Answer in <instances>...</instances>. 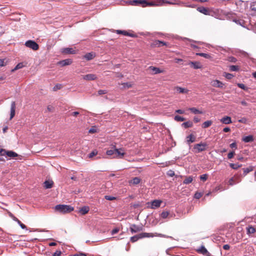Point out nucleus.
<instances>
[{
    "instance_id": "1",
    "label": "nucleus",
    "mask_w": 256,
    "mask_h": 256,
    "mask_svg": "<svg viewBox=\"0 0 256 256\" xmlns=\"http://www.w3.org/2000/svg\"><path fill=\"white\" fill-rule=\"evenodd\" d=\"M108 156H111L112 158H122L125 155L126 153L123 148H116L108 150L106 152Z\"/></svg>"
},
{
    "instance_id": "2",
    "label": "nucleus",
    "mask_w": 256,
    "mask_h": 256,
    "mask_svg": "<svg viewBox=\"0 0 256 256\" xmlns=\"http://www.w3.org/2000/svg\"><path fill=\"white\" fill-rule=\"evenodd\" d=\"M164 3L172 4V2L166 1V0H160L156 1H152L148 2L146 0H144V5L142 6V8H145L146 6H160L163 4Z\"/></svg>"
},
{
    "instance_id": "3",
    "label": "nucleus",
    "mask_w": 256,
    "mask_h": 256,
    "mask_svg": "<svg viewBox=\"0 0 256 256\" xmlns=\"http://www.w3.org/2000/svg\"><path fill=\"white\" fill-rule=\"evenodd\" d=\"M25 46L29 48H30L34 50H36L39 48L38 44L34 40H28L25 43Z\"/></svg>"
},
{
    "instance_id": "4",
    "label": "nucleus",
    "mask_w": 256,
    "mask_h": 256,
    "mask_svg": "<svg viewBox=\"0 0 256 256\" xmlns=\"http://www.w3.org/2000/svg\"><path fill=\"white\" fill-rule=\"evenodd\" d=\"M162 201L160 200H155L150 202H148L146 204V208H154V207L158 208L160 206Z\"/></svg>"
},
{
    "instance_id": "5",
    "label": "nucleus",
    "mask_w": 256,
    "mask_h": 256,
    "mask_svg": "<svg viewBox=\"0 0 256 256\" xmlns=\"http://www.w3.org/2000/svg\"><path fill=\"white\" fill-rule=\"evenodd\" d=\"M150 236H152V234L146 233V232L142 233V234H139L138 235L134 236L131 237L130 240L132 242H135L137 241L139 238H145V237H150Z\"/></svg>"
},
{
    "instance_id": "6",
    "label": "nucleus",
    "mask_w": 256,
    "mask_h": 256,
    "mask_svg": "<svg viewBox=\"0 0 256 256\" xmlns=\"http://www.w3.org/2000/svg\"><path fill=\"white\" fill-rule=\"evenodd\" d=\"M206 146L207 144L206 143L200 142L195 144L194 146V148L196 150V152H200L205 150Z\"/></svg>"
},
{
    "instance_id": "7",
    "label": "nucleus",
    "mask_w": 256,
    "mask_h": 256,
    "mask_svg": "<svg viewBox=\"0 0 256 256\" xmlns=\"http://www.w3.org/2000/svg\"><path fill=\"white\" fill-rule=\"evenodd\" d=\"M127 3L131 6H140L142 7V6L144 5V0H132L128 2Z\"/></svg>"
},
{
    "instance_id": "8",
    "label": "nucleus",
    "mask_w": 256,
    "mask_h": 256,
    "mask_svg": "<svg viewBox=\"0 0 256 256\" xmlns=\"http://www.w3.org/2000/svg\"><path fill=\"white\" fill-rule=\"evenodd\" d=\"M74 209H55V212L58 214H65L71 212Z\"/></svg>"
},
{
    "instance_id": "9",
    "label": "nucleus",
    "mask_w": 256,
    "mask_h": 256,
    "mask_svg": "<svg viewBox=\"0 0 256 256\" xmlns=\"http://www.w3.org/2000/svg\"><path fill=\"white\" fill-rule=\"evenodd\" d=\"M130 228L132 234L139 232L142 230V226L136 225L134 224H131Z\"/></svg>"
},
{
    "instance_id": "10",
    "label": "nucleus",
    "mask_w": 256,
    "mask_h": 256,
    "mask_svg": "<svg viewBox=\"0 0 256 256\" xmlns=\"http://www.w3.org/2000/svg\"><path fill=\"white\" fill-rule=\"evenodd\" d=\"M82 78L86 80H94L97 78V76L95 74H88L82 76Z\"/></svg>"
},
{
    "instance_id": "11",
    "label": "nucleus",
    "mask_w": 256,
    "mask_h": 256,
    "mask_svg": "<svg viewBox=\"0 0 256 256\" xmlns=\"http://www.w3.org/2000/svg\"><path fill=\"white\" fill-rule=\"evenodd\" d=\"M148 70L152 72V74H158L164 72L163 70H161L160 68L150 66L148 68Z\"/></svg>"
},
{
    "instance_id": "12",
    "label": "nucleus",
    "mask_w": 256,
    "mask_h": 256,
    "mask_svg": "<svg viewBox=\"0 0 256 256\" xmlns=\"http://www.w3.org/2000/svg\"><path fill=\"white\" fill-rule=\"evenodd\" d=\"M211 85L216 88H222L224 84L218 80H214L212 81Z\"/></svg>"
},
{
    "instance_id": "13",
    "label": "nucleus",
    "mask_w": 256,
    "mask_h": 256,
    "mask_svg": "<svg viewBox=\"0 0 256 256\" xmlns=\"http://www.w3.org/2000/svg\"><path fill=\"white\" fill-rule=\"evenodd\" d=\"M16 106L15 102H12L10 106V120H12L15 115Z\"/></svg>"
},
{
    "instance_id": "14",
    "label": "nucleus",
    "mask_w": 256,
    "mask_h": 256,
    "mask_svg": "<svg viewBox=\"0 0 256 256\" xmlns=\"http://www.w3.org/2000/svg\"><path fill=\"white\" fill-rule=\"evenodd\" d=\"M116 32L118 34H122L124 36H129L132 38L136 37V35L134 34H130L126 30H116Z\"/></svg>"
},
{
    "instance_id": "15",
    "label": "nucleus",
    "mask_w": 256,
    "mask_h": 256,
    "mask_svg": "<svg viewBox=\"0 0 256 256\" xmlns=\"http://www.w3.org/2000/svg\"><path fill=\"white\" fill-rule=\"evenodd\" d=\"M197 10L205 15H210V12L206 8L199 6L197 8Z\"/></svg>"
},
{
    "instance_id": "16",
    "label": "nucleus",
    "mask_w": 256,
    "mask_h": 256,
    "mask_svg": "<svg viewBox=\"0 0 256 256\" xmlns=\"http://www.w3.org/2000/svg\"><path fill=\"white\" fill-rule=\"evenodd\" d=\"M186 142L188 144L194 142L196 140V137L192 134H190L186 136Z\"/></svg>"
},
{
    "instance_id": "17",
    "label": "nucleus",
    "mask_w": 256,
    "mask_h": 256,
    "mask_svg": "<svg viewBox=\"0 0 256 256\" xmlns=\"http://www.w3.org/2000/svg\"><path fill=\"white\" fill-rule=\"evenodd\" d=\"M72 63V60L71 59H66L62 60H60L58 62V64L62 66H68L70 64Z\"/></svg>"
},
{
    "instance_id": "18",
    "label": "nucleus",
    "mask_w": 256,
    "mask_h": 256,
    "mask_svg": "<svg viewBox=\"0 0 256 256\" xmlns=\"http://www.w3.org/2000/svg\"><path fill=\"white\" fill-rule=\"evenodd\" d=\"M198 252L206 256H211L210 253L207 250L206 248L202 246L198 249Z\"/></svg>"
},
{
    "instance_id": "19",
    "label": "nucleus",
    "mask_w": 256,
    "mask_h": 256,
    "mask_svg": "<svg viewBox=\"0 0 256 256\" xmlns=\"http://www.w3.org/2000/svg\"><path fill=\"white\" fill-rule=\"evenodd\" d=\"M189 64L194 69L200 68L202 67L200 64L198 62H190Z\"/></svg>"
},
{
    "instance_id": "20",
    "label": "nucleus",
    "mask_w": 256,
    "mask_h": 256,
    "mask_svg": "<svg viewBox=\"0 0 256 256\" xmlns=\"http://www.w3.org/2000/svg\"><path fill=\"white\" fill-rule=\"evenodd\" d=\"M96 56V54L94 52H89V53H87L84 56V58L86 60H92Z\"/></svg>"
},
{
    "instance_id": "21",
    "label": "nucleus",
    "mask_w": 256,
    "mask_h": 256,
    "mask_svg": "<svg viewBox=\"0 0 256 256\" xmlns=\"http://www.w3.org/2000/svg\"><path fill=\"white\" fill-rule=\"evenodd\" d=\"M220 122L224 124H230L232 123L231 118L228 116H226L220 119Z\"/></svg>"
},
{
    "instance_id": "22",
    "label": "nucleus",
    "mask_w": 256,
    "mask_h": 256,
    "mask_svg": "<svg viewBox=\"0 0 256 256\" xmlns=\"http://www.w3.org/2000/svg\"><path fill=\"white\" fill-rule=\"evenodd\" d=\"M5 155H6L8 156L10 158H15L18 156V154L12 150H6L5 152Z\"/></svg>"
},
{
    "instance_id": "23",
    "label": "nucleus",
    "mask_w": 256,
    "mask_h": 256,
    "mask_svg": "<svg viewBox=\"0 0 256 256\" xmlns=\"http://www.w3.org/2000/svg\"><path fill=\"white\" fill-rule=\"evenodd\" d=\"M44 187L46 188H50L52 187L54 182L52 180H46L44 183Z\"/></svg>"
},
{
    "instance_id": "24",
    "label": "nucleus",
    "mask_w": 256,
    "mask_h": 256,
    "mask_svg": "<svg viewBox=\"0 0 256 256\" xmlns=\"http://www.w3.org/2000/svg\"><path fill=\"white\" fill-rule=\"evenodd\" d=\"M254 140V136L252 135H249L242 138V140L245 142H252Z\"/></svg>"
},
{
    "instance_id": "25",
    "label": "nucleus",
    "mask_w": 256,
    "mask_h": 256,
    "mask_svg": "<svg viewBox=\"0 0 256 256\" xmlns=\"http://www.w3.org/2000/svg\"><path fill=\"white\" fill-rule=\"evenodd\" d=\"M62 52L64 54H74V50L72 48H64L62 50Z\"/></svg>"
},
{
    "instance_id": "26",
    "label": "nucleus",
    "mask_w": 256,
    "mask_h": 256,
    "mask_svg": "<svg viewBox=\"0 0 256 256\" xmlns=\"http://www.w3.org/2000/svg\"><path fill=\"white\" fill-rule=\"evenodd\" d=\"M246 232L248 234H254L256 232V229L252 226H248L246 227Z\"/></svg>"
},
{
    "instance_id": "27",
    "label": "nucleus",
    "mask_w": 256,
    "mask_h": 256,
    "mask_svg": "<svg viewBox=\"0 0 256 256\" xmlns=\"http://www.w3.org/2000/svg\"><path fill=\"white\" fill-rule=\"evenodd\" d=\"M182 126L184 128H192L193 126V123L191 121H188L182 124Z\"/></svg>"
},
{
    "instance_id": "28",
    "label": "nucleus",
    "mask_w": 256,
    "mask_h": 256,
    "mask_svg": "<svg viewBox=\"0 0 256 256\" xmlns=\"http://www.w3.org/2000/svg\"><path fill=\"white\" fill-rule=\"evenodd\" d=\"M254 168L252 166H250L246 168H244V176H246L248 173L253 170Z\"/></svg>"
},
{
    "instance_id": "29",
    "label": "nucleus",
    "mask_w": 256,
    "mask_h": 256,
    "mask_svg": "<svg viewBox=\"0 0 256 256\" xmlns=\"http://www.w3.org/2000/svg\"><path fill=\"white\" fill-rule=\"evenodd\" d=\"M160 216H161V217L164 218L172 216V214H170V212H163L160 214Z\"/></svg>"
},
{
    "instance_id": "30",
    "label": "nucleus",
    "mask_w": 256,
    "mask_h": 256,
    "mask_svg": "<svg viewBox=\"0 0 256 256\" xmlns=\"http://www.w3.org/2000/svg\"><path fill=\"white\" fill-rule=\"evenodd\" d=\"M176 90L177 92L179 93L182 94H186L188 92V90L186 88H180V86H176Z\"/></svg>"
},
{
    "instance_id": "31",
    "label": "nucleus",
    "mask_w": 256,
    "mask_h": 256,
    "mask_svg": "<svg viewBox=\"0 0 256 256\" xmlns=\"http://www.w3.org/2000/svg\"><path fill=\"white\" fill-rule=\"evenodd\" d=\"M188 110H190L194 114H202V112L196 108H188Z\"/></svg>"
},
{
    "instance_id": "32",
    "label": "nucleus",
    "mask_w": 256,
    "mask_h": 256,
    "mask_svg": "<svg viewBox=\"0 0 256 256\" xmlns=\"http://www.w3.org/2000/svg\"><path fill=\"white\" fill-rule=\"evenodd\" d=\"M212 120H207L204 122L202 124V128H207L209 126H210L212 124Z\"/></svg>"
},
{
    "instance_id": "33",
    "label": "nucleus",
    "mask_w": 256,
    "mask_h": 256,
    "mask_svg": "<svg viewBox=\"0 0 256 256\" xmlns=\"http://www.w3.org/2000/svg\"><path fill=\"white\" fill-rule=\"evenodd\" d=\"M192 180H193L192 177V176H189L188 177H186L184 179V180L183 182V183L184 184H188L191 183L192 182Z\"/></svg>"
},
{
    "instance_id": "34",
    "label": "nucleus",
    "mask_w": 256,
    "mask_h": 256,
    "mask_svg": "<svg viewBox=\"0 0 256 256\" xmlns=\"http://www.w3.org/2000/svg\"><path fill=\"white\" fill-rule=\"evenodd\" d=\"M230 166L232 169L237 170L239 168H240L242 166V164H230Z\"/></svg>"
},
{
    "instance_id": "35",
    "label": "nucleus",
    "mask_w": 256,
    "mask_h": 256,
    "mask_svg": "<svg viewBox=\"0 0 256 256\" xmlns=\"http://www.w3.org/2000/svg\"><path fill=\"white\" fill-rule=\"evenodd\" d=\"M140 182V179L138 177H135L131 180V182L134 184H138Z\"/></svg>"
},
{
    "instance_id": "36",
    "label": "nucleus",
    "mask_w": 256,
    "mask_h": 256,
    "mask_svg": "<svg viewBox=\"0 0 256 256\" xmlns=\"http://www.w3.org/2000/svg\"><path fill=\"white\" fill-rule=\"evenodd\" d=\"M196 54L197 56H202L206 58H211V56L208 54L205 53H196Z\"/></svg>"
},
{
    "instance_id": "37",
    "label": "nucleus",
    "mask_w": 256,
    "mask_h": 256,
    "mask_svg": "<svg viewBox=\"0 0 256 256\" xmlns=\"http://www.w3.org/2000/svg\"><path fill=\"white\" fill-rule=\"evenodd\" d=\"M240 67L238 66H230V70L232 72H237L239 70Z\"/></svg>"
},
{
    "instance_id": "38",
    "label": "nucleus",
    "mask_w": 256,
    "mask_h": 256,
    "mask_svg": "<svg viewBox=\"0 0 256 256\" xmlns=\"http://www.w3.org/2000/svg\"><path fill=\"white\" fill-rule=\"evenodd\" d=\"M89 211V209H79L78 214L80 215H84L87 214Z\"/></svg>"
},
{
    "instance_id": "39",
    "label": "nucleus",
    "mask_w": 256,
    "mask_h": 256,
    "mask_svg": "<svg viewBox=\"0 0 256 256\" xmlns=\"http://www.w3.org/2000/svg\"><path fill=\"white\" fill-rule=\"evenodd\" d=\"M174 120L177 122H183L185 120V118L183 117H182L178 115H176L174 116Z\"/></svg>"
},
{
    "instance_id": "40",
    "label": "nucleus",
    "mask_w": 256,
    "mask_h": 256,
    "mask_svg": "<svg viewBox=\"0 0 256 256\" xmlns=\"http://www.w3.org/2000/svg\"><path fill=\"white\" fill-rule=\"evenodd\" d=\"M203 195V192H197L194 195V198L196 199L200 198Z\"/></svg>"
},
{
    "instance_id": "41",
    "label": "nucleus",
    "mask_w": 256,
    "mask_h": 256,
    "mask_svg": "<svg viewBox=\"0 0 256 256\" xmlns=\"http://www.w3.org/2000/svg\"><path fill=\"white\" fill-rule=\"evenodd\" d=\"M98 154V151L96 150H92L90 153L88 154V158H92L94 156H96Z\"/></svg>"
},
{
    "instance_id": "42",
    "label": "nucleus",
    "mask_w": 256,
    "mask_h": 256,
    "mask_svg": "<svg viewBox=\"0 0 256 256\" xmlns=\"http://www.w3.org/2000/svg\"><path fill=\"white\" fill-rule=\"evenodd\" d=\"M54 208H73L72 207L67 206V205H63V204H58Z\"/></svg>"
},
{
    "instance_id": "43",
    "label": "nucleus",
    "mask_w": 256,
    "mask_h": 256,
    "mask_svg": "<svg viewBox=\"0 0 256 256\" xmlns=\"http://www.w3.org/2000/svg\"><path fill=\"white\" fill-rule=\"evenodd\" d=\"M24 66L22 63H19L18 64L16 67L12 70V72H14L16 70H17L18 69L21 68Z\"/></svg>"
},
{
    "instance_id": "44",
    "label": "nucleus",
    "mask_w": 256,
    "mask_h": 256,
    "mask_svg": "<svg viewBox=\"0 0 256 256\" xmlns=\"http://www.w3.org/2000/svg\"><path fill=\"white\" fill-rule=\"evenodd\" d=\"M238 88L244 90H248V88L246 87L244 84H238Z\"/></svg>"
},
{
    "instance_id": "45",
    "label": "nucleus",
    "mask_w": 256,
    "mask_h": 256,
    "mask_svg": "<svg viewBox=\"0 0 256 256\" xmlns=\"http://www.w3.org/2000/svg\"><path fill=\"white\" fill-rule=\"evenodd\" d=\"M208 178V174H204L200 176V180H202L203 182L206 181Z\"/></svg>"
},
{
    "instance_id": "46",
    "label": "nucleus",
    "mask_w": 256,
    "mask_h": 256,
    "mask_svg": "<svg viewBox=\"0 0 256 256\" xmlns=\"http://www.w3.org/2000/svg\"><path fill=\"white\" fill-rule=\"evenodd\" d=\"M62 88V85L61 84H56L53 88V90L54 91H56L58 90H60Z\"/></svg>"
},
{
    "instance_id": "47",
    "label": "nucleus",
    "mask_w": 256,
    "mask_h": 256,
    "mask_svg": "<svg viewBox=\"0 0 256 256\" xmlns=\"http://www.w3.org/2000/svg\"><path fill=\"white\" fill-rule=\"evenodd\" d=\"M224 76L228 80H230L234 77V75L229 73H224Z\"/></svg>"
},
{
    "instance_id": "48",
    "label": "nucleus",
    "mask_w": 256,
    "mask_h": 256,
    "mask_svg": "<svg viewBox=\"0 0 256 256\" xmlns=\"http://www.w3.org/2000/svg\"><path fill=\"white\" fill-rule=\"evenodd\" d=\"M228 60L230 62L235 63L237 61V60L234 56H230L228 58Z\"/></svg>"
},
{
    "instance_id": "49",
    "label": "nucleus",
    "mask_w": 256,
    "mask_h": 256,
    "mask_svg": "<svg viewBox=\"0 0 256 256\" xmlns=\"http://www.w3.org/2000/svg\"><path fill=\"white\" fill-rule=\"evenodd\" d=\"M250 8L252 10L256 11V1L252 3Z\"/></svg>"
},
{
    "instance_id": "50",
    "label": "nucleus",
    "mask_w": 256,
    "mask_h": 256,
    "mask_svg": "<svg viewBox=\"0 0 256 256\" xmlns=\"http://www.w3.org/2000/svg\"><path fill=\"white\" fill-rule=\"evenodd\" d=\"M133 206L134 208H136L138 207H142V206H144V204L142 203L138 202L134 204Z\"/></svg>"
},
{
    "instance_id": "51",
    "label": "nucleus",
    "mask_w": 256,
    "mask_h": 256,
    "mask_svg": "<svg viewBox=\"0 0 256 256\" xmlns=\"http://www.w3.org/2000/svg\"><path fill=\"white\" fill-rule=\"evenodd\" d=\"M228 184L230 185V186H232L234 185V184H236V182H234V178H231L230 180H229V181H228Z\"/></svg>"
},
{
    "instance_id": "52",
    "label": "nucleus",
    "mask_w": 256,
    "mask_h": 256,
    "mask_svg": "<svg viewBox=\"0 0 256 256\" xmlns=\"http://www.w3.org/2000/svg\"><path fill=\"white\" fill-rule=\"evenodd\" d=\"M124 88H130L132 86V84L129 82H124L122 84Z\"/></svg>"
},
{
    "instance_id": "53",
    "label": "nucleus",
    "mask_w": 256,
    "mask_h": 256,
    "mask_svg": "<svg viewBox=\"0 0 256 256\" xmlns=\"http://www.w3.org/2000/svg\"><path fill=\"white\" fill-rule=\"evenodd\" d=\"M105 198L108 200H112L116 199L115 197L110 196H106Z\"/></svg>"
},
{
    "instance_id": "54",
    "label": "nucleus",
    "mask_w": 256,
    "mask_h": 256,
    "mask_svg": "<svg viewBox=\"0 0 256 256\" xmlns=\"http://www.w3.org/2000/svg\"><path fill=\"white\" fill-rule=\"evenodd\" d=\"M234 152H229L228 154V159H231L234 157Z\"/></svg>"
},
{
    "instance_id": "55",
    "label": "nucleus",
    "mask_w": 256,
    "mask_h": 256,
    "mask_svg": "<svg viewBox=\"0 0 256 256\" xmlns=\"http://www.w3.org/2000/svg\"><path fill=\"white\" fill-rule=\"evenodd\" d=\"M108 92L107 90H100L98 91V94L99 95H102V94H106Z\"/></svg>"
},
{
    "instance_id": "56",
    "label": "nucleus",
    "mask_w": 256,
    "mask_h": 256,
    "mask_svg": "<svg viewBox=\"0 0 256 256\" xmlns=\"http://www.w3.org/2000/svg\"><path fill=\"white\" fill-rule=\"evenodd\" d=\"M233 21L234 22L237 24H239L240 25H242V23H243V20H241L234 19Z\"/></svg>"
},
{
    "instance_id": "57",
    "label": "nucleus",
    "mask_w": 256,
    "mask_h": 256,
    "mask_svg": "<svg viewBox=\"0 0 256 256\" xmlns=\"http://www.w3.org/2000/svg\"><path fill=\"white\" fill-rule=\"evenodd\" d=\"M118 232H119V228H116L112 230L111 234L112 235H114V234L118 233Z\"/></svg>"
},
{
    "instance_id": "58",
    "label": "nucleus",
    "mask_w": 256,
    "mask_h": 256,
    "mask_svg": "<svg viewBox=\"0 0 256 256\" xmlns=\"http://www.w3.org/2000/svg\"><path fill=\"white\" fill-rule=\"evenodd\" d=\"M62 254L60 250H56L55 252H54L52 254V256H60Z\"/></svg>"
},
{
    "instance_id": "59",
    "label": "nucleus",
    "mask_w": 256,
    "mask_h": 256,
    "mask_svg": "<svg viewBox=\"0 0 256 256\" xmlns=\"http://www.w3.org/2000/svg\"><path fill=\"white\" fill-rule=\"evenodd\" d=\"M156 236H160V237L166 238H172V237H171V236H167L166 235H164V234H157Z\"/></svg>"
},
{
    "instance_id": "60",
    "label": "nucleus",
    "mask_w": 256,
    "mask_h": 256,
    "mask_svg": "<svg viewBox=\"0 0 256 256\" xmlns=\"http://www.w3.org/2000/svg\"><path fill=\"white\" fill-rule=\"evenodd\" d=\"M54 108L50 106H48L47 107V111L50 112H52Z\"/></svg>"
},
{
    "instance_id": "61",
    "label": "nucleus",
    "mask_w": 256,
    "mask_h": 256,
    "mask_svg": "<svg viewBox=\"0 0 256 256\" xmlns=\"http://www.w3.org/2000/svg\"><path fill=\"white\" fill-rule=\"evenodd\" d=\"M6 150L3 148H0V156H5Z\"/></svg>"
},
{
    "instance_id": "62",
    "label": "nucleus",
    "mask_w": 256,
    "mask_h": 256,
    "mask_svg": "<svg viewBox=\"0 0 256 256\" xmlns=\"http://www.w3.org/2000/svg\"><path fill=\"white\" fill-rule=\"evenodd\" d=\"M168 174L170 176H173L174 175V172L173 170H170L168 172Z\"/></svg>"
},
{
    "instance_id": "63",
    "label": "nucleus",
    "mask_w": 256,
    "mask_h": 256,
    "mask_svg": "<svg viewBox=\"0 0 256 256\" xmlns=\"http://www.w3.org/2000/svg\"><path fill=\"white\" fill-rule=\"evenodd\" d=\"M87 256L86 254L84 253H79V254H76L73 256Z\"/></svg>"
},
{
    "instance_id": "64",
    "label": "nucleus",
    "mask_w": 256,
    "mask_h": 256,
    "mask_svg": "<svg viewBox=\"0 0 256 256\" xmlns=\"http://www.w3.org/2000/svg\"><path fill=\"white\" fill-rule=\"evenodd\" d=\"M230 147L231 148H237V145H236V142H233L232 144H230Z\"/></svg>"
}]
</instances>
